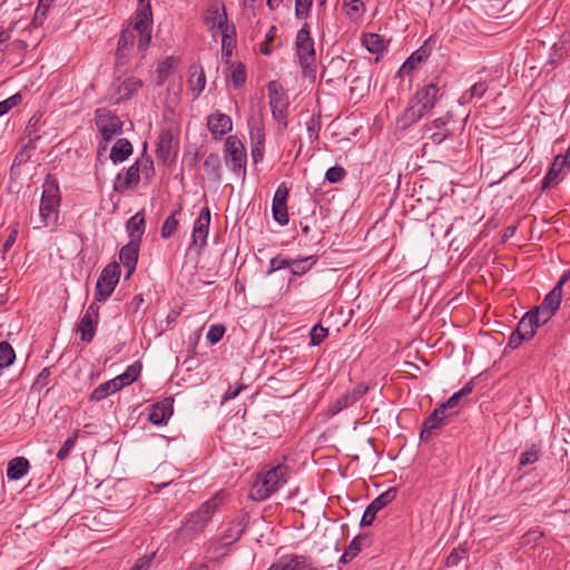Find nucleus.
Returning a JSON list of instances; mask_svg holds the SVG:
<instances>
[{
  "label": "nucleus",
  "instance_id": "79ce46f5",
  "mask_svg": "<svg viewBox=\"0 0 570 570\" xmlns=\"http://www.w3.org/2000/svg\"><path fill=\"white\" fill-rule=\"evenodd\" d=\"M138 373L139 371L136 370L134 365H131L127 368L125 373L112 379V381H115L116 387H118V391L124 386L131 384L137 379Z\"/></svg>",
  "mask_w": 570,
  "mask_h": 570
},
{
  "label": "nucleus",
  "instance_id": "2eb2a0df",
  "mask_svg": "<svg viewBox=\"0 0 570 570\" xmlns=\"http://www.w3.org/2000/svg\"><path fill=\"white\" fill-rule=\"evenodd\" d=\"M207 128L214 139H220L233 129L232 118L219 110L207 117Z\"/></svg>",
  "mask_w": 570,
  "mask_h": 570
},
{
  "label": "nucleus",
  "instance_id": "9d476101",
  "mask_svg": "<svg viewBox=\"0 0 570 570\" xmlns=\"http://www.w3.org/2000/svg\"><path fill=\"white\" fill-rule=\"evenodd\" d=\"M96 125L104 138L109 141L115 136L122 134V122L119 117L108 109L96 110Z\"/></svg>",
  "mask_w": 570,
  "mask_h": 570
},
{
  "label": "nucleus",
  "instance_id": "b1692460",
  "mask_svg": "<svg viewBox=\"0 0 570 570\" xmlns=\"http://www.w3.org/2000/svg\"><path fill=\"white\" fill-rule=\"evenodd\" d=\"M222 37V53L223 58L228 61L233 55V49L236 45V30L233 24L225 26L222 30L216 31Z\"/></svg>",
  "mask_w": 570,
  "mask_h": 570
},
{
  "label": "nucleus",
  "instance_id": "4d7b16f0",
  "mask_svg": "<svg viewBox=\"0 0 570 570\" xmlns=\"http://www.w3.org/2000/svg\"><path fill=\"white\" fill-rule=\"evenodd\" d=\"M135 164H139V173L141 171L146 178H150L154 175V163L150 157L142 156Z\"/></svg>",
  "mask_w": 570,
  "mask_h": 570
},
{
  "label": "nucleus",
  "instance_id": "774afa93",
  "mask_svg": "<svg viewBox=\"0 0 570 570\" xmlns=\"http://www.w3.org/2000/svg\"><path fill=\"white\" fill-rule=\"evenodd\" d=\"M18 234H19V225L14 224L13 226H11L10 234L8 235V237L3 244L4 250H8L16 243Z\"/></svg>",
  "mask_w": 570,
  "mask_h": 570
},
{
  "label": "nucleus",
  "instance_id": "f257e3e1",
  "mask_svg": "<svg viewBox=\"0 0 570 570\" xmlns=\"http://www.w3.org/2000/svg\"><path fill=\"white\" fill-rule=\"evenodd\" d=\"M441 97V89L435 83L431 82L419 89L410 100L407 108L397 119L400 128L406 129L422 119L425 114L433 109Z\"/></svg>",
  "mask_w": 570,
  "mask_h": 570
},
{
  "label": "nucleus",
  "instance_id": "6e6d98bb",
  "mask_svg": "<svg viewBox=\"0 0 570 570\" xmlns=\"http://www.w3.org/2000/svg\"><path fill=\"white\" fill-rule=\"evenodd\" d=\"M230 80L234 85V87L238 88L243 86L246 81V71L245 67L239 63L237 67H235L232 71Z\"/></svg>",
  "mask_w": 570,
  "mask_h": 570
},
{
  "label": "nucleus",
  "instance_id": "f03ea898",
  "mask_svg": "<svg viewBox=\"0 0 570 570\" xmlns=\"http://www.w3.org/2000/svg\"><path fill=\"white\" fill-rule=\"evenodd\" d=\"M225 499V492L220 491L213 498L204 502L199 509L191 513L189 518L177 531V540L185 543L195 535L202 533L210 521L212 517L220 509Z\"/></svg>",
  "mask_w": 570,
  "mask_h": 570
},
{
  "label": "nucleus",
  "instance_id": "338daca9",
  "mask_svg": "<svg viewBox=\"0 0 570 570\" xmlns=\"http://www.w3.org/2000/svg\"><path fill=\"white\" fill-rule=\"evenodd\" d=\"M130 52H131V50L117 47V51H116L117 67H121V66H125L128 63Z\"/></svg>",
  "mask_w": 570,
  "mask_h": 570
},
{
  "label": "nucleus",
  "instance_id": "5701e85b",
  "mask_svg": "<svg viewBox=\"0 0 570 570\" xmlns=\"http://www.w3.org/2000/svg\"><path fill=\"white\" fill-rule=\"evenodd\" d=\"M206 76L200 65L194 63L188 70V86L194 91V98H197L204 90Z\"/></svg>",
  "mask_w": 570,
  "mask_h": 570
},
{
  "label": "nucleus",
  "instance_id": "9b49d317",
  "mask_svg": "<svg viewBox=\"0 0 570 570\" xmlns=\"http://www.w3.org/2000/svg\"><path fill=\"white\" fill-rule=\"evenodd\" d=\"M267 90L269 97V106L274 119L277 122L283 124L284 127H286L288 100L285 92L282 90L281 86L276 81H271L267 86Z\"/></svg>",
  "mask_w": 570,
  "mask_h": 570
},
{
  "label": "nucleus",
  "instance_id": "49530a36",
  "mask_svg": "<svg viewBox=\"0 0 570 570\" xmlns=\"http://www.w3.org/2000/svg\"><path fill=\"white\" fill-rule=\"evenodd\" d=\"M78 436H79V431L76 430L72 435H70L66 441L65 443L62 444V446L60 448V450L58 451L57 453V458L60 460V461H63L65 459L68 458V455L70 454L71 450L75 448L76 445V442L78 440Z\"/></svg>",
  "mask_w": 570,
  "mask_h": 570
},
{
  "label": "nucleus",
  "instance_id": "4be33fe9",
  "mask_svg": "<svg viewBox=\"0 0 570 570\" xmlns=\"http://www.w3.org/2000/svg\"><path fill=\"white\" fill-rule=\"evenodd\" d=\"M139 164H132L122 177L118 174L114 183V190L117 193H124L128 189L136 187L139 183Z\"/></svg>",
  "mask_w": 570,
  "mask_h": 570
},
{
  "label": "nucleus",
  "instance_id": "7c9ffc66",
  "mask_svg": "<svg viewBox=\"0 0 570 570\" xmlns=\"http://www.w3.org/2000/svg\"><path fill=\"white\" fill-rule=\"evenodd\" d=\"M127 230L130 236V240L138 239L141 240V236L145 232V216L141 213L135 214L127 222Z\"/></svg>",
  "mask_w": 570,
  "mask_h": 570
},
{
  "label": "nucleus",
  "instance_id": "e433bc0d",
  "mask_svg": "<svg viewBox=\"0 0 570 570\" xmlns=\"http://www.w3.org/2000/svg\"><path fill=\"white\" fill-rule=\"evenodd\" d=\"M474 387L473 381L468 382L459 392L454 393L446 402L440 404V406L445 411H450L455 407L460 401L469 395Z\"/></svg>",
  "mask_w": 570,
  "mask_h": 570
},
{
  "label": "nucleus",
  "instance_id": "680f3d73",
  "mask_svg": "<svg viewBox=\"0 0 570 570\" xmlns=\"http://www.w3.org/2000/svg\"><path fill=\"white\" fill-rule=\"evenodd\" d=\"M49 6H46L41 2H38L33 19H32V26L38 28L43 23V20L47 17V12L49 10Z\"/></svg>",
  "mask_w": 570,
  "mask_h": 570
},
{
  "label": "nucleus",
  "instance_id": "052dcab7",
  "mask_svg": "<svg viewBox=\"0 0 570 570\" xmlns=\"http://www.w3.org/2000/svg\"><path fill=\"white\" fill-rule=\"evenodd\" d=\"M292 570H312L307 563V558L299 554H288Z\"/></svg>",
  "mask_w": 570,
  "mask_h": 570
},
{
  "label": "nucleus",
  "instance_id": "4c0bfd02",
  "mask_svg": "<svg viewBox=\"0 0 570 570\" xmlns=\"http://www.w3.org/2000/svg\"><path fill=\"white\" fill-rule=\"evenodd\" d=\"M316 263L314 256L289 259V268L294 275H303Z\"/></svg>",
  "mask_w": 570,
  "mask_h": 570
},
{
  "label": "nucleus",
  "instance_id": "09e8293b",
  "mask_svg": "<svg viewBox=\"0 0 570 570\" xmlns=\"http://www.w3.org/2000/svg\"><path fill=\"white\" fill-rule=\"evenodd\" d=\"M97 323H79L76 328L77 333H80V340L85 343H90L96 334V325Z\"/></svg>",
  "mask_w": 570,
  "mask_h": 570
},
{
  "label": "nucleus",
  "instance_id": "cd10ccee",
  "mask_svg": "<svg viewBox=\"0 0 570 570\" xmlns=\"http://www.w3.org/2000/svg\"><path fill=\"white\" fill-rule=\"evenodd\" d=\"M173 145V134L170 130H163L157 140V158L166 163L170 158Z\"/></svg>",
  "mask_w": 570,
  "mask_h": 570
},
{
  "label": "nucleus",
  "instance_id": "8fccbe9b",
  "mask_svg": "<svg viewBox=\"0 0 570 570\" xmlns=\"http://www.w3.org/2000/svg\"><path fill=\"white\" fill-rule=\"evenodd\" d=\"M136 37L138 36L134 33L132 29H124L118 40V48L132 50Z\"/></svg>",
  "mask_w": 570,
  "mask_h": 570
},
{
  "label": "nucleus",
  "instance_id": "473e14b6",
  "mask_svg": "<svg viewBox=\"0 0 570 570\" xmlns=\"http://www.w3.org/2000/svg\"><path fill=\"white\" fill-rule=\"evenodd\" d=\"M362 42L371 53H381L386 49L383 37L377 33H365L362 38Z\"/></svg>",
  "mask_w": 570,
  "mask_h": 570
},
{
  "label": "nucleus",
  "instance_id": "a18cd8bd",
  "mask_svg": "<svg viewBox=\"0 0 570 570\" xmlns=\"http://www.w3.org/2000/svg\"><path fill=\"white\" fill-rule=\"evenodd\" d=\"M539 453L540 449L535 444H532L530 449L521 453L519 459V466H525L535 463L539 460Z\"/></svg>",
  "mask_w": 570,
  "mask_h": 570
},
{
  "label": "nucleus",
  "instance_id": "f3484780",
  "mask_svg": "<svg viewBox=\"0 0 570 570\" xmlns=\"http://www.w3.org/2000/svg\"><path fill=\"white\" fill-rule=\"evenodd\" d=\"M367 391V385L363 383L357 384L351 392L345 393L343 396H341L333 403V405L328 410L330 414L335 415L340 413L342 410L352 406L361 397H363Z\"/></svg>",
  "mask_w": 570,
  "mask_h": 570
},
{
  "label": "nucleus",
  "instance_id": "13d9d810",
  "mask_svg": "<svg viewBox=\"0 0 570 570\" xmlns=\"http://www.w3.org/2000/svg\"><path fill=\"white\" fill-rule=\"evenodd\" d=\"M244 532V527L240 523L235 524V529L229 527L225 533L223 539L226 540V544L237 541Z\"/></svg>",
  "mask_w": 570,
  "mask_h": 570
},
{
  "label": "nucleus",
  "instance_id": "603ef678",
  "mask_svg": "<svg viewBox=\"0 0 570 570\" xmlns=\"http://www.w3.org/2000/svg\"><path fill=\"white\" fill-rule=\"evenodd\" d=\"M450 119H451V115H450V112H448L446 115L434 119L432 122L425 124L423 126L424 135H428L433 129H440V130L444 129V127L446 126V124L449 122Z\"/></svg>",
  "mask_w": 570,
  "mask_h": 570
},
{
  "label": "nucleus",
  "instance_id": "a19ab883",
  "mask_svg": "<svg viewBox=\"0 0 570 570\" xmlns=\"http://www.w3.org/2000/svg\"><path fill=\"white\" fill-rule=\"evenodd\" d=\"M16 360V353L12 346L7 342H0V365L2 368L9 367Z\"/></svg>",
  "mask_w": 570,
  "mask_h": 570
},
{
  "label": "nucleus",
  "instance_id": "864d4df0",
  "mask_svg": "<svg viewBox=\"0 0 570 570\" xmlns=\"http://www.w3.org/2000/svg\"><path fill=\"white\" fill-rule=\"evenodd\" d=\"M466 557V550L463 548H455L451 551L445 560L446 567L458 566Z\"/></svg>",
  "mask_w": 570,
  "mask_h": 570
},
{
  "label": "nucleus",
  "instance_id": "f704fd0d",
  "mask_svg": "<svg viewBox=\"0 0 570 570\" xmlns=\"http://www.w3.org/2000/svg\"><path fill=\"white\" fill-rule=\"evenodd\" d=\"M142 87V81L138 78L130 77L125 79L118 86V94L120 95L121 100L129 99L138 89Z\"/></svg>",
  "mask_w": 570,
  "mask_h": 570
},
{
  "label": "nucleus",
  "instance_id": "e2e57ef3",
  "mask_svg": "<svg viewBox=\"0 0 570 570\" xmlns=\"http://www.w3.org/2000/svg\"><path fill=\"white\" fill-rule=\"evenodd\" d=\"M286 267H289V258H284L281 255H277L269 261V267L267 273L272 274L278 269Z\"/></svg>",
  "mask_w": 570,
  "mask_h": 570
},
{
  "label": "nucleus",
  "instance_id": "0eeeda50",
  "mask_svg": "<svg viewBox=\"0 0 570 570\" xmlns=\"http://www.w3.org/2000/svg\"><path fill=\"white\" fill-rule=\"evenodd\" d=\"M226 165L243 179L246 176L247 155L243 142L236 136H228L224 145Z\"/></svg>",
  "mask_w": 570,
  "mask_h": 570
},
{
  "label": "nucleus",
  "instance_id": "1a4fd4ad",
  "mask_svg": "<svg viewBox=\"0 0 570 570\" xmlns=\"http://www.w3.org/2000/svg\"><path fill=\"white\" fill-rule=\"evenodd\" d=\"M120 265L116 262L109 263L101 272L96 283L95 297L97 301L106 299L114 292L119 282Z\"/></svg>",
  "mask_w": 570,
  "mask_h": 570
},
{
  "label": "nucleus",
  "instance_id": "c9c22d12",
  "mask_svg": "<svg viewBox=\"0 0 570 570\" xmlns=\"http://www.w3.org/2000/svg\"><path fill=\"white\" fill-rule=\"evenodd\" d=\"M183 207L181 205L178 206L177 209H175L164 222L163 226H161V229H160V235L163 238L167 239L169 237H171L175 232L177 230L178 228V225H179V220L177 218V215L180 214Z\"/></svg>",
  "mask_w": 570,
  "mask_h": 570
},
{
  "label": "nucleus",
  "instance_id": "aec40b11",
  "mask_svg": "<svg viewBox=\"0 0 570 570\" xmlns=\"http://www.w3.org/2000/svg\"><path fill=\"white\" fill-rule=\"evenodd\" d=\"M431 39L426 40L417 50H415L401 66L399 70L400 76L410 75L419 63L426 60L431 55L432 48L430 46Z\"/></svg>",
  "mask_w": 570,
  "mask_h": 570
},
{
  "label": "nucleus",
  "instance_id": "ddd939ff",
  "mask_svg": "<svg viewBox=\"0 0 570 570\" xmlns=\"http://www.w3.org/2000/svg\"><path fill=\"white\" fill-rule=\"evenodd\" d=\"M454 412H445L440 405L424 420L423 428L420 432V439L428 441L435 430L446 424V420L453 416Z\"/></svg>",
  "mask_w": 570,
  "mask_h": 570
},
{
  "label": "nucleus",
  "instance_id": "5fc2aeb1",
  "mask_svg": "<svg viewBox=\"0 0 570 570\" xmlns=\"http://www.w3.org/2000/svg\"><path fill=\"white\" fill-rule=\"evenodd\" d=\"M345 177V169L341 166H333L327 169L325 178L332 184L340 183Z\"/></svg>",
  "mask_w": 570,
  "mask_h": 570
},
{
  "label": "nucleus",
  "instance_id": "de8ad7c7",
  "mask_svg": "<svg viewBox=\"0 0 570 570\" xmlns=\"http://www.w3.org/2000/svg\"><path fill=\"white\" fill-rule=\"evenodd\" d=\"M328 335V330L322 326V323H315L309 331L311 345L316 346L321 344Z\"/></svg>",
  "mask_w": 570,
  "mask_h": 570
},
{
  "label": "nucleus",
  "instance_id": "20e7f679",
  "mask_svg": "<svg viewBox=\"0 0 570 570\" xmlns=\"http://www.w3.org/2000/svg\"><path fill=\"white\" fill-rule=\"evenodd\" d=\"M39 216L43 227L56 229L59 219L60 194L57 179L48 175L42 185Z\"/></svg>",
  "mask_w": 570,
  "mask_h": 570
},
{
  "label": "nucleus",
  "instance_id": "3c124183",
  "mask_svg": "<svg viewBox=\"0 0 570 570\" xmlns=\"http://www.w3.org/2000/svg\"><path fill=\"white\" fill-rule=\"evenodd\" d=\"M225 332V326L222 323H217L210 326L206 337L208 342L214 345L217 344L223 338Z\"/></svg>",
  "mask_w": 570,
  "mask_h": 570
},
{
  "label": "nucleus",
  "instance_id": "58836bf2",
  "mask_svg": "<svg viewBox=\"0 0 570 570\" xmlns=\"http://www.w3.org/2000/svg\"><path fill=\"white\" fill-rule=\"evenodd\" d=\"M366 541L365 537L357 535L348 544V547L345 549L344 553L340 558V562L347 563L350 562L354 557L358 554V552L362 549V543Z\"/></svg>",
  "mask_w": 570,
  "mask_h": 570
},
{
  "label": "nucleus",
  "instance_id": "bf43d9fd",
  "mask_svg": "<svg viewBox=\"0 0 570 570\" xmlns=\"http://www.w3.org/2000/svg\"><path fill=\"white\" fill-rule=\"evenodd\" d=\"M313 0H295V16L298 19L306 18L309 13Z\"/></svg>",
  "mask_w": 570,
  "mask_h": 570
},
{
  "label": "nucleus",
  "instance_id": "c03bdc74",
  "mask_svg": "<svg viewBox=\"0 0 570 570\" xmlns=\"http://www.w3.org/2000/svg\"><path fill=\"white\" fill-rule=\"evenodd\" d=\"M145 299L142 294L135 295L127 304L126 314L128 317H138L139 313L144 309Z\"/></svg>",
  "mask_w": 570,
  "mask_h": 570
},
{
  "label": "nucleus",
  "instance_id": "7ed1b4c3",
  "mask_svg": "<svg viewBox=\"0 0 570 570\" xmlns=\"http://www.w3.org/2000/svg\"><path fill=\"white\" fill-rule=\"evenodd\" d=\"M288 479V466L277 464L275 466L265 468L257 476L252 487L250 497L256 501H263L269 498L274 492L279 490Z\"/></svg>",
  "mask_w": 570,
  "mask_h": 570
},
{
  "label": "nucleus",
  "instance_id": "f8f14e48",
  "mask_svg": "<svg viewBox=\"0 0 570 570\" xmlns=\"http://www.w3.org/2000/svg\"><path fill=\"white\" fill-rule=\"evenodd\" d=\"M396 498V489L390 488L383 493H381L377 498H375L365 509L362 519L361 525L368 527L373 523L376 513L390 504Z\"/></svg>",
  "mask_w": 570,
  "mask_h": 570
},
{
  "label": "nucleus",
  "instance_id": "4468645a",
  "mask_svg": "<svg viewBox=\"0 0 570 570\" xmlns=\"http://www.w3.org/2000/svg\"><path fill=\"white\" fill-rule=\"evenodd\" d=\"M288 188L285 183H282L273 197L272 203V212L274 219L282 226H285L288 224V213H287V197H288Z\"/></svg>",
  "mask_w": 570,
  "mask_h": 570
},
{
  "label": "nucleus",
  "instance_id": "393cba45",
  "mask_svg": "<svg viewBox=\"0 0 570 570\" xmlns=\"http://www.w3.org/2000/svg\"><path fill=\"white\" fill-rule=\"evenodd\" d=\"M564 167L566 159L560 156H556L551 167L542 179V189H547L552 185H557L561 180L560 174Z\"/></svg>",
  "mask_w": 570,
  "mask_h": 570
},
{
  "label": "nucleus",
  "instance_id": "a878e982",
  "mask_svg": "<svg viewBox=\"0 0 570 570\" xmlns=\"http://www.w3.org/2000/svg\"><path fill=\"white\" fill-rule=\"evenodd\" d=\"M132 154V145L126 138H119L110 150V159L114 164L125 161Z\"/></svg>",
  "mask_w": 570,
  "mask_h": 570
},
{
  "label": "nucleus",
  "instance_id": "c85d7f7f",
  "mask_svg": "<svg viewBox=\"0 0 570 570\" xmlns=\"http://www.w3.org/2000/svg\"><path fill=\"white\" fill-rule=\"evenodd\" d=\"M209 14L210 16L206 18V24L213 32L219 31L228 24L227 14L224 8L223 11H219L218 7H213L209 9ZM213 36H215V33H213Z\"/></svg>",
  "mask_w": 570,
  "mask_h": 570
},
{
  "label": "nucleus",
  "instance_id": "39448f33",
  "mask_svg": "<svg viewBox=\"0 0 570 570\" xmlns=\"http://www.w3.org/2000/svg\"><path fill=\"white\" fill-rule=\"evenodd\" d=\"M295 47L303 75L314 79L317 72L316 53L307 23L297 31Z\"/></svg>",
  "mask_w": 570,
  "mask_h": 570
},
{
  "label": "nucleus",
  "instance_id": "0e129e2a",
  "mask_svg": "<svg viewBox=\"0 0 570 570\" xmlns=\"http://www.w3.org/2000/svg\"><path fill=\"white\" fill-rule=\"evenodd\" d=\"M155 552L139 558L131 570H149L155 558Z\"/></svg>",
  "mask_w": 570,
  "mask_h": 570
},
{
  "label": "nucleus",
  "instance_id": "c756f323",
  "mask_svg": "<svg viewBox=\"0 0 570 570\" xmlns=\"http://www.w3.org/2000/svg\"><path fill=\"white\" fill-rule=\"evenodd\" d=\"M250 146H265V131L259 117H252L248 120Z\"/></svg>",
  "mask_w": 570,
  "mask_h": 570
},
{
  "label": "nucleus",
  "instance_id": "423d86ee",
  "mask_svg": "<svg viewBox=\"0 0 570 570\" xmlns=\"http://www.w3.org/2000/svg\"><path fill=\"white\" fill-rule=\"evenodd\" d=\"M139 4L132 24L127 28L138 36L137 48L144 55L151 41L153 13L149 1Z\"/></svg>",
  "mask_w": 570,
  "mask_h": 570
},
{
  "label": "nucleus",
  "instance_id": "6ab92c4d",
  "mask_svg": "<svg viewBox=\"0 0 570 570\" xmlns=\"http://www.w3.org/2000/svg\"><path fill=\"white\" fill-rule=\"evenodd\" d=\"M173 397H165L164 400L154 403L149 409V421L155 425L165 424L173 414Z\"/></svg>",
  "mask_w": 570,
  "mask_h": 570
},
{
  "label": "nucleus",
  "instance_id": "ea45409f",
  "mask_svg": "<svg viewBox=\"0 0 570 570\" xmlns=\"http://www.w3.org/2000/svg\"><path fill=\"white\" fill-rule=\"evenodd\" d=\"M117 391L118 387H116L115 381L110 380L98 385L90 394V400L98 402Z\"/></svg>",
  "mask_w": 570,
  "mask_h": 570
},
{
  "label": "nucleus",
  "instance_id": "6e6552de",
  "mask_svg": "<svg viewBox=\"0 0 570 570\" xmlns=\"http://www.w3.org/2000/svg\"><path fill=\"white\" fill-rule=\"evenodd\" d=\"M561 298L562 292L559 291V287H553L542 303L528 311L520 321H540V317L542 321H550L560 307Z\"/></svg>",
  "mask_w": 570,
  "mask_h": 570
},
{
  "label": "nucleus",
  "instance_id": "412c9836",
  "mask_svg": "<svg viewBox=\"0 0 570 570\" xmlns=\"http://www.w3.org/2000/svg\"><path fill=\"white\" fill-rule=\"evenodd\" d=\"M542 323H518V327L510 335L508 346L512 350L519 347L523 341L531 340Z\"/></svg>",
  "mask_w": 570,
  "mask_h": 570
},
{
  "label": "nucleus",
  "instance_id": "a211bd4d",
  "mask_svg": "<svg viewBox=\"0 0 570 570\" xmlns=\"http://www.w3.org/2000/svg\"><path fill=\"white\" fill-rule=\"evenodd\" d=\"M139 240L134 239L130 240L128 244L121 247L119 252V261L124 265V267L127 269L126 272V278H129L131 274L135 272L138 261V253H139Z\"/></svg>",
  "mask_w": 570,
  "mask_h": 570
},
{
  "label": "nucleus",
  "instance_id": "37998d69",
  "mask_svg": "<svg viewBox=\"0 0 570 570\" xmlns=\"http://www.w3.org/2000/svg\"><path fill=\"white\" fill-rule=\"evenodd\" d=\"M487 90L488 86L485 82H476L462 95L461 100L462 102H470L473 99H481Z\"/></svg>",
  "mask_w": 570,
  "mask_h": 570
},
{
  "label": "nucleus",
  "instance_id": "2f4dec72",
  "mask_svg": "<svg viewBox=\"0 0 570 570\" xmlns=\"http://www.w3.org/2000/svg\"><path fill=\"white\" fill-rule=\"evenodd\" d=\"M204 167L207 174L215 180L222 179V161L218 154L210 153L204 160Z\"/></svg>",
  "mask_w": 570,
  "mask_h": 570
},
{
  "label": "nucleus",
  "instance_id": "dca6fc26",
  "mask_svg": "<svg viewBox=\"0 0 570 570\" xmlns=\"http://www.w3.org/2000/svg\"><path fill=\"white\" fill-rule=\"evenodd\" d=\"M210 224V210L208 207H204L198 218L196 219L193 228L191 239L193 245L200 248L207 244L208 229Z\"/></svg>",
  "mask_w": 570,
  "mask_h": 570
},
{
  "label": "nucleus",
  "instance_id": "72a5a7b5",
  "mask_svg": "<svg viewBox=\"0 0 570 570\" xmlns=\"http://www.w3.org/2000/svg\"><path fill=\"white\" fill-rule=\"evenodd\" d=\"M179 59L176 57H167L165 60L160 61L157 66V85L163 86L165 81L168 79L174 66L178 63Z\"/></svg>",
  "mask_w": 570,
  "mask_h": 570
},
{
  "label": "nucleus",
  "instance_id": "69168bd1",
  "mask_svg": "<svg viewBox=\"0 0 570 570\" xmlns=\"http://www.w3.org/2000/svg\"><path fill=\"white\" fill-rule=\"evenodd\" d=\"M267 570H292L289 556L281 557L275 563H273Z\"/></svg>",
  "mask_w": 570,
  "mask_h": 570
},
{
  "label": "nucleus",
  "instance_id": "bb28decb",
  "mask_svg": "<svg viewBox=\"0 0 570 570\" xmlns=\"http://www.w3.org/2000/svg\"><path fill=\"white\" fill-rule=\"evenodd\" d=\"M29 461L23 456H18L9 461L7 476L9 480H20L29 471Z\"/></svg>",
  "mask_w": 570,
  "mask_h": 570
}]
</instances>
